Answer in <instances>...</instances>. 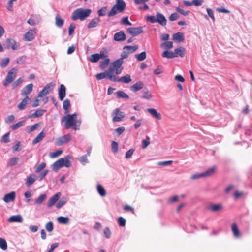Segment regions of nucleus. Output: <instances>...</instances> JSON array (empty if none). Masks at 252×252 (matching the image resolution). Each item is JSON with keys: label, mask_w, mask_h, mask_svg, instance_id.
<instances>
[{"label": "nucleus", "mask_w": 252, "mask_h": 252, "mask_svg": "<svg viewBox=\"0 0 252 252\" xmlns=\"http://www.w3.org/2000/svg\"><path fill=\"white\" fill-rule=\"evenodd\" d=\"M91 12L90 9L77 8L72 12L71 19L74 21L78 19L83 21L90 16Z\"/></svg>", "instance_id": "obj_1"}, {"label": "nucleus", "mask_w": 252, "mask_h": 252, "mask_svg": "<svg viewBox=\"0 0 252 252\" xmlns=\"http://www.w3.org/2000/svg\"><path fill=\"white\" fill-rule=\"evenodd\" d=\"M126 4L123 0H116V4L112 7L107 15L111 17L122 12L126 8Z\"/></svg>", "instance_id": "obj_2"}, {"label": "nucleus", "mask_w": 252, "mask_h": 252, "mask_svg": "<svg viewBox=\"0 0 252 252\" xmlns=\"http://www.w3.org/2000/svg\"><path fill=\"white\" fill-rule=\"evenodd\" d=\"M70 114L66 115L63 119L62 122H65L64 127L66 129L72 128L73 130H76L79 129L77 126V120L72 118Z\"/></svg>", "instance_id": "obj_3"}, {"label": "nucleus", "mask_w": 252, "mask_h": 252, "mask_svg": "<svg viewBox=\"0 0 252 252\" xmlns=\"http://www.w3.org/2000/svg\"><path fill=\"white\" fill-rule=\"evenodd\" d=\"M217 166L214 165L204 172L192 175L191 177V179L192 180H196L203 177H210L215 172Z\"/></svg>", "instance_id": "obj_4"}, {"label": "nucleus", "mask_w": 252, "mask_h": 252, "mask_svg": "<svg viewBox=\"0 0 252 252\" xmlns=\"http://www.w3.org/2000/svg\"><path fill=\"white\" fill-rule=\"evenodd\" d=\"M105 78H108L111 81H116V75L112 74L110 72V70L108 69L103 72H101L96 74V78L97 80H100Z\"/></svg>", "instance_id": "obj_5"}, {"label": "nucleus", "mask_w": 252, "mask_h": 252, "mask_svg": "<svg viewBox=\"0 0 252 252\" xmlns=\"http://www.w3.org/2000/svg\"><path fill=\"white\" fill-rule=\"evenodd\" d=\"M17 69L15 68H12L7 73L5 81L3 82V85L7 86L10 83L13 82L16 77V74Z\"/></svg>", "instance_id": "obj_6"}, {"label": "nucleus", "mask_w": 252, "mask_h": 252, "mask_svg": "<svg viewBox=\"0 0 252 252\" xmlns=\"http://www.w3.org/2000/svg\"><path fill=\"white\" fill-rule=\"evenodd\" d=\"M124 61H122V59H117L113 62L111 65H110L108 70H110V72L112 74H114V71H115V68H120L121 67L122 65L123 64Z\"/></svg>", "instance_id": "obj_7"}, {"label": "nucleus", "mask_w": 252, "mask_h": 252, "mask_svg": "<svg viewBox=\"0 0 252 252\" xmlns=\"http://www.w3.org/2000/svg\"><path fill=\"white\" fill-rule=\"evenodd\" d=\"M127 32L133 36H136L142 33L143 30L142 27H131L127 29Z\"/></svg>", "instance_id": "obj_8"}, {"label": "nucleus", "mask_w": 252, "mask_h": 252, "mask_svg": "<svg viewBox=\"0 0 252 252\" xmlns=\"http://www.w3.org/2000/svg\"><path fill=\"white\" fill-rule=\"evenodd\" d=\"M71 135L67 134L63 136L58 138L56 141V144L58 146H61L63 144L66 143L71 140Z\"/></svg>", "instance_id": "obj_9"}, {"label": "nucleus", "mask_w": 252, "mask_h": 252, "mask_svg": "<svg viewBox=\"0 0 252 252\" xmlns=\"http://www.w3.org/2000/svg\"><path fill=\"white\" fill-rule=\"evenodd\" d=\"M54 84L52 82L47 84L44 88L39 92L37 97H42L47 95L49 92V90L53 89Z\"/></svg>", "instance_id": "obj_10"}, {"label": "nucleus", "mask_w": 252, "mask_h": 252, "mask_svg": "<svg viewBox=\"0 0 252 252\" xmlns=\"http://www.w3.org/2000/svg\"><path fill=\"white\" fill-rule=\"evenodd\" d=\"M113 115H115L112 119L113 122H120L125 117L124 113L120 111L119 108H117L114 110Z\"/></svg>", "instance_id": "obj_11"}, {"label": "nucleus", "mask_w": 252, "mask_h": 252, "mask_svg": "<svg viewBox=\"0 0 252 252\" xmlns=\"http://www.w3.org/2000/svg\"><path fill=\"white\" fill-rule=\"evenodd\" d=\"M36 33L35 29L29 30L24 35V40L27 41H32L34 39Z\"/></svg>", "instance_id": "obj_12"}, {"label": "nucleus", "mask_w": 252, "mask_h": 252, "mask_svg": "<svg viewBox=\"0 0 252 252\" xmlns=\"http://www.w3.org/2000/svg\"><path fill=\"white\" fill-rule=\"evenodd\" d=\"M71 156L70 155H67L63 158H61L60 159L61 163L63 167H69L71 165L70 159Z\"/></svg>", "instance_id": "obj_13"}, {"label": "nucleus", "mask_w": 252, "mask_h": 252, "mask_svg": "<svg viewBox=\"0 0 252 252\" xmlns=\"http://www.w3.org/2000/svg\"><path fill=\"white\" fill-rule=\"evenodd\" d=\"M126 39V35L124 32L121 31L116 33L114 35V40L115 41L121 42L125 40Z\"/></svg>", "instance_id": "obj_14"}, {"label": "nucleus", "mask_w": 252, "mask_h": 252, "mask_svg": "<svg viewBox=\"0 0 252 252\" xmlns=\"http://www.w3.org/2000/svg\"><path fill=\"white\" fill-rule=\"evenodd\" d=\"M207 209L213 212L221 211L223 209V206L220 204H211L206 207Z\"/></svg>", "instance_id": "obj_15"}, {"label": "nucleus", "mask_w": 252, "mask_h": 252, "mask_svg": "<svg viewBox=\"0 0 252 252\" xmlns=\"http://www.w3.org/2000/svg\"><path fill=\"white\" fill-rule=\"evenodd\" d=\"M61 196V192H58L53 195L48 201L47 206L48 207H51L54 205L56 202L59 199Z\"/></svg>", "instance_id": "obj_16"}, {"label": "nucleus", "mask_w": 252, "mask_h": 252, "mask_svg": "<svg viewBox=\"0 0 252 252\" xmlns=\"http://www.w3.org/2000/svg\"><path fill=\"white\" fill-rule=\"evenodd\" d=\"M33 86V85L32 83H30L25 86L21 91V95L25 96L30 94L32 91Z\"/></svg>", "instance_id": "obj_17"}, {"label": "nucleus", "mask_w": 252, "mask_h": 252, "mask_svg": "<svg viewBox=\"0 0 252 252\" xmlns=\"http://www.w3.org/2000/svg\"><path fill=\"white\" fill-rule=\"evenodd\" d=\"M157 22L162 26H165L166 25L167 20L162 14L158 12L157 13Z\"/></svg>", "instance_id": "obj_18"}, {"label": "nucleus", "mask_w": 252, "mask_h": 252, "mask_svg": "<svg viewBox=\"0 0 252 252\" xmlns=\"http://www.w3.org/2000/svg\"><path fill=\"white\" fill-rule=\"evenodd\" d=\"M59 98L62 101L65 96L66 88L64 85L61 84L58 90Z\"/></svg>", "instance_id": "obj_19"}, {"label": "nucleus", "mask_w": 252, "mask_h": 252, "mask_svg": "<svg viewBox=\"0 0 252 252\" xmlns=\"http://www.w3.org/2000/svg\"><path fill=\"white\" fill-rule=\"evenodd\" d=\"M173 40L177 43L183 42L185 40L184 34L182 32H177L173 35Z\"/></svg>", "instance_id": "obj_20"}, {"label": "nucleus", "mask_w": 252, "mask_h": 252, "mask_svg": "<svg viewBox=\"0 0 252 252\" xmlns=\"http://www.w3.org/2000/svg\"><path fill=\"white\" fill-rule=\"evenodd\" d=\"M144 84L141 81H138L130 86V90L133 92H136L143 88Z\"/></svg>", "instance_id": "obj_21"}, {"label": "nucleus", "mask_w": 252, "mask_h": 252, "mask_svg": "<svg viewBox=\"0 0 252 252\" xmlns=\"http://www.w3.org/2000/svg\"><path fill=\"white\" fill-rule=\"evenodd\" d=\"M16 194L14 191H12L5 194L3 197V200L6 202H10L14 201L15 198Z\"/></svg>", "instance_id": "obj_22"}, {"label": "nucleus", "mask_w": 252, "mask_h": 252, "mask_svg": "<svg viewBox=\"0 0 252 252\" xmlns=\"http://www.w3.org/2000/svg\"><path fill=\"white\" fill-rule=\"evenodd\" d=\"M100 21V19L98 17H95L94 18L91 20V21L88 23L87 27L88 28H92L96 27Z\"/></svg>", "instance_id": "obj_23"}, {"label": "nucleus", "mask_w": 252, "mask_h": 252, "mask_svg": "<svg viewBox=\"0 0 252 252\" xmlns=\"http://www.w3.org/2000/svg\"><path fill=\"white\" fill-rule=\"evenodd\" d=\"M147 111L153 117L158 120L161 119V115L158 113L156 109L147 108Z\"/></svg>", "instance_id": "obj_24"}, {"label": "nucleus", "mask_w": 252, "mask_h": 252, "mask_svg": "<svg viewBox=\"0 0 252 252\" xmlns=\"http://www.w3.org/2000/svg\"><path fill=\"white\" fill-rule=\"evenodd\" d=\"M116 81H113V82H123L124 83L128 84L131 81L130 76L128 74H126L124 76H122L119 79H118L117 75H116Z\"/></svg>", "instance_id": "obj_25"}, {"label": "nucleus", "mask_w": 252, "mask_h": 252, "mask_svg": "<svg viewBox=\"0 0 252 252\" xmlns=\"http://www.w3.org/2000/svg\"><path fill=\"white\" fill-rule=\"evenodd\" d=\"M6 44L7 48H11L13 50H17L18 48V46L16 44L15 40L12 39H7Z\"/></svg>", "instance_id": "obj_26"}, {"label": "nucleus", "mask_w": 252, "mask_h": 252, "mask_svg": "<svg viewBox=\"0 0 252 252\" xmlns=\"http://www.w3.org/2000/svg\"><path fill=\"white\" fill-rule=\"evenodd\" d=\"M40 22V19L37 16L32 15L28 20L27 23L31 26H34L38 24Z\"/></svg>", "instance_id": "obj_27"}, {"label": "nucleus", "mask_w": 252, "mask_h": 252, "mask_svg": "<svg viewBox=\"0 0 252 252\" xmlns=\"http://www.w3.org/2000/svg\"><path fill=\"white\" fill-rule=\"evenodd\" d=\"M10 222H22L23 219L20 215H17L11 216L8 220Z\"/></svg>", "instance_id": "obj_28"}, {"label": "nucleus", "mask_w": 252, "mask_h": 252, "mask_svg": "<svg viewBox=\"0 0 252 252\" xmlns=\"http://www.w3.org/2000/svg\"><path fill=\"white\" fill-rule=\"evenodd\" d=\"M46 111V110L44 109L37 110L34 113L29 115L28 116V118H38L39 117L42 116Z\"/></svg>", "instance_id": "obj_29"}, {"label": "nucleus", "mask_w": 252, "mask_h": 252, "mask_svg": "<svg viewBox=\"0 0 252 252\" xmlns=\"http://www.w3.org/2000/svg\"><path fill=\"white\" fill-rule=\"evenodd\" d=\"M35 180V175L34 174L30 175L26 179V185L27 187H30L34 183Z\"/></svg>", "instance_id": "obj_30"}, {"label": "nucleus", "mask_w": 252, "mask_h": 252, "mask_svg": "<svg viewBox=\"0 0 252 252\" xmlns=\"http://www.w3.org/2000/svg\"><path fill=\"white\" fill-rule=\"evenodd\" d=\"M45 136V133L42 131L40 133H39L37 136L33 140L32 144L35 145L37 143L40 142Z\"/></svg>", "instance_id": "obj_31"}, {"label": "nucleus", "mask_w": 252, "mask_h": 252, "mask_svg": "<svg viewBox=\"0 0 252 252\" xmlns=\"http://www.w3.org/2000/svg\"><path fill=\"white\" fill-rule=\"evenodd\" d=\"M185 49L182 47H179L174 49V53L177 55H179L181 57H183L184 56L185 54Z\"/></svg>", "instance_id": "obj_32"}, {"label": "nucleus", "mask_w": 252, "mask_h": 252, "mask_svg": "<svg viewBox=\"0 0 252 252\" xmlns=\"http://www.w3.org/2000/svg\"><path fill=\"white\" fill-rule=\"evenodd\" d=\"M29 98L26 96L22 101L18 105V108L19 110H22L25 109L26 106L27 104V102Z\"/></svg>", "instance_id": "obj_33"}, {"label": "nucleus", "mask_w": 252, "mask_h": 252, "mask_svg": "<svg viewBox=\"0 0 252 252\" xmlns=\"http://www.w3.org/2000/svg\"><path fill=\"white\" fill-rule=\"evenodd\" d=\"M162 57L163 58H167L168 59H172L177 57V55L172 51L166 50L162 53Z\"/></svg>", "instance_id": "obj_34"}, {"label": "nucleus", "mask_w": 252, "mask_h": 252, "mask_svg": "<svg viewBox=\"0 0 252 252\" xmlns=\"http://www.w3.org/2000/svg\"><path fill=\"white\" fill-rule=\"evenodd\" d=\"M231 229L234 237H239L240 236V231L238 228L237 224L235 223H233L232 224Z\"/></svg>", "instance_id": "obj_35"}, {"label": "nucleus", "mask_w": 252, "mask_h": 252, "mask_svg": "<svg viewBox=\"0 0 252 252\" xmlns=\"http://www.w3.org/2000/svg\"><path fill=\"white\" fill-rule=\"evenodd\" d=\"M46 198V195L45 194H41L35 200L34 203L36 205H39L41 204Z\"/></svg>", "instance_id": "obj_36"}, {"label": "nucleus", "mask_w": 252, "mask_h": 252, "mask_svg": "<svg viewBox=\"0 0 252 252\" xmlns=\"http://www.w3.org/2000/svg\"><path fill=\"white\" fill-rule=\"evenodd\" d=\"M138 48V46L136 45H134V46H129V45H127V46H125L123 47V49L124 50H128L129 52V53H132L134 52H135Z\"/></svg>", "instance_id": "obj_37"}, {"label": "nucleus", "mask_w": 252, "mask_h": 252, "mask_svg": "<svg viewBox=\"0 0 252 252\" xmlns=\"http://www.w3.org/2000/svg\"><path fill=\"white\" fill-rule=\"evenodd\" d=\"M116 96L118 98L128 99L129 96L123 91H118L116 92Z\"/></svg>", "instance_id": "obj_38"}, {"label": "nucleus", "mask_w": 252, "mask_h": 252, "mask_svg": "<svg viewBox=\"0 0 252 252\" xmlns=\"http://www.w3.org/2000/svg\"><path fill=\"white\" fill-rule=\"evenodd\" d=\"M19 160L18 157H13L10 158L7 162V166L11 167L16 165Z\"/></svg>", "instance_id": "obj_39"}, {"label": "nucleus", "mask_w": 252, "mask_h": 252, "mask_svg": "<svg viewBox=\"0 0 252 252\" xmlns=\"http://www.w3.org/2000/svg\"><path fill=\"white\" fill-rule=\"evenodd\" d=\"M70 107V102L68 99H66L63 102V108L65 111V113H67L68 112L69 109Z\"/></svg>", "instance_id": "obj_40"}, {"label": "nucleus", "mask_w": 252, "mask_h": 252, "mask_svg": "<svg viewBox=\"0 0 252 252\" xmlns=\"http://www.w3.org/2000/svg\"><path fill=\"white\" fill-rule=\"evenodd\" d=\"M56 25L59 28L63 26L64 23V20L61 18L59 15H56L55 17Z\"/></svg>", "instance_id": "obj_41"}, {"label": "nucleus", "mask_w": 252, "mask_h": 252, "mask_svg": "<svg viewBox=\"0 0 252 252\" xmlns=\"http://www.w3.org/2000/svg\"><path fill=\"white\" fill-rule=\"evenodd\" d=\"M39 126V123H36L32 126H28L27 127V132L28 133H30L34 130H36Z\"/></svg>", "instance_id": "obj_42"}, {"label": "nucleus", "mask_w": 252, "mask_h": 252, "mask_svg": "<svg viewBox=\"0 0 252 252\" xmlns=\"http://www.w3.org/2000/svg\"><path fill=\"white\" fill-rule=\"evenodd\" d=\"M63 167L60 159L55 162L52 165V170L57 172L59 169Z\"/></svg>", "instance_id": "obj_43"}, {"label": "nucleus", "mask_w": 252, "mask_h": 252, "mask_svg": "<svg viewBox=\"0 0 252 252\" xmlns=\"http://www.w3.org/2000/svg\"><path fill=\"white\" fill-rule=\"evenodd\" d=\"M57 220L59 223L66 224L69 222V218L68 217H64L63 216L59 217Z\"/></svg>", "instance_id": "obj_44"}, {"label": "nucleus", "mask_w": 252, "mask_h": 252, "mask_svg": "<svg viewBox=\"0 0 252 252\" xmlns=\"http://www.w3.org/2000/svg\"><path fill=\"white\" fill-rule=\"evenodd\" d=\"M25 124V120H22L18 122V123L12 125L11 128L12 130H15L18 128L23 126Z\"/></svg>", "instance_id": "obj_45"}, {"label": "nucleus", "mask_w": 252, "mask_h": 252, "mask_svg": "<svg viewBox=\"0 0 252 252\" xmlns=\"http://www.w3.org/2000/svg\"><path fill=\"white\" fill-rule=\"evenodd\" d=\"M160 47L162 49H170L173 48V42L172 41H166L162 43Z\"/></svg>", "instance_id": "obj_46"}, {"label": "nucleus", "mask_w": 252, "mask_h": 252, "mask_svg": "<svg viewBox=\"0 0 252 252\" xmlns=\"http://www.w3.org/2000/svg\"><path fill=\"white\" fill-rule=\"evenodd\" d=\"M99 60H100V59H99V56L98 55V53H95V54H92V55H90V57H89L90 61L92 63H96Z\"/></svg>", "instance_id": "obj_47"}, {"label": "nucleus", "mask_w": 252, "mask_h": 252, "mask_svg": "<svg viewBox=\"0 0 252 252\" xmlns=\"http://www.w3.org/2000/svg\"><path fill=\"white\" fill-rule=\"evenodd\" d=\"M143 95L142 98L144 99H149L152 97V95L149 92V90L147 88H144L143 90Z\"/></svg>", "instance_id": "obj_48"}, {"label": "nucleus", "mask_w": 252, "mask_h": 252, "mask_svg": "<svg viewBox=\"0 0 252 252\" xmlns=\"http://www.w3.org/2000/svg\"><path fill=\"white\" fill-rule=\"evenodd\" d=\"M67 202V199L66 197H62L56 204V207L57 208H60L63 206Z\"/></svg>", "instance_id": "obj_49"}, {"label": "nucleus", "mask_w": 252, "mask_h": 252, "mask_svg": "<svg viewBox=\"0 0 252 252\" xmlns=\"http://www.w3.org/2000/svg\"><path fill=\"white\" fill-rule=\"evenodd\" d=\"M135 57L137 61H142L146 58V53L145 51L142 52L140 54L136 55Z\"/></svg>", "instance_id": "obj_50"}, {"label": "nucleus", "mask_w": 252, "mask_h": 252, "mask_svg": "<svg viewBox=\"0 0 252 252\" xmlns=\"http://www.w3.org/2000/svg\"><path fill=\"white\" fill-rule=\"evenodd\" d=\"M97 190L99 194L102 196H104L106 194V192L104 189V188L100 184L97 185Z\"/></svg>", "instance_id": "obj_51"}, {"label": "nucleus", "mask_w": 252, "mask_h": 252, "mask_svg": "<svg viewBox=\"0 0 252 252\" xmlns=\"http://www.w3.org/2000/svg\"><path fill=\"white\" fill-rule=\"evenodd\" d=\"M110 63V60L109 58H106L105 60L100 62L99 64L100 68L104 69L106 68Z\"/></svg>", "instance_id": "obj_52"}, {"label": "nucleus", "mask_w": 252, "mask_h": 252, "mask_svg": "<svg viewBox=\"0 0 252 252\" xmlns=\"http://www.w3.org/2000/svg\"><path fill=\"white\" fill-rule=\"evenodd\" d=\"M0 248L3 250H5L7 248L6 240L2 238H0Z\"/></svg>", "instance_id": "obj_53"}, {"label": "nucleus", "mask_w": 252, "mask_h": 252, "mask_svg": "<svg viewBox=\"0 0 252 252\" xmlns=\"http://www.w3.org/2000/svg\"><path fill=\"white\" fill-rule=\"evenodd\" d=\"M150 137L146 136V139L142 140V147L143 149H145L150 144Z\"/></svg>", "instance_id": "obj_54"}, {"label": "nucleus", "mask_w": 252, "mask_h": 252, "mask_svg": "<svg viewBox=\"0 0 252 252\" xmlns=\"http://www.w3.org/2000/svg\"><path fill=\"white\" fill-rule=\"evenodd\" d=\"M9 61L10 59L8 58H5L2 59L0 63V66L2 68L5 67L8 65Z\"/></svg>", "instance_id": "obj_55"}, {"label": "nucleus", "mask_w": 252, "mask_h": 252, "mask_svg": "<svg viewBox=\"0 0 252 252\" xmlns=\"http://www.w3.org/2000/svg\"><path fill=\"white\" fill-rule=\"evenodd\" d=\"M107 9V7L106 6H104L99 9L97 11V13L99 16H105L106 13V11Z\"/></svg>", "instance_id": "obj_56"}, {"label": "nucleus", "mask_w": 252, "mask_h": 252, "mask_svg": "<svg viewBox=\"0 0 252 252\" xmlns=\"http://www.w3.org/2000/svg\"><path fill=\"white\" fill-rule=\"evenodd\" d=\"M46 166V164L45 162H42V163H40L38 166H37L36 167L35 172L36 173L40 172L41 170H42L43 169H44L45 168Z\"/></svg>", "instance_id": "obj_57"}, {"label": "nucleus", "mask_w": 252, "mask_h": 252, "mask_svg": "<svg viewBox=\"0 0 252 252\" xmlns=\"http://www.w3.org/2000/svg\"><path fill=\"white\" fill-rule=\"evenodd\" d=\"M78 160L83 164L85 165L88 162V160L87 159V155H84L78 158Z\"/></svg>", "instance_id": "obj_58"}, {"label": "nucleus", "mask_w": 252, "mask_h": 252, "mask_svg": "<svg viewBox=\"0 0 252 252\" xmlns=\"http://www.w3.org/2000/svg\"><path fill=\"white\" fill-rule=\"evenodd\" d=\"M176 10L180 13L181 14L184 16H187L189 15V11H185L184 9L181 8L179 7H177L176 8Z\"/></svg>", "instance_id": "obj_59"}, {"label": "nucleus", "mask_w": 252, "mask_h": 252, "mask_svg": "<svg viewBox=\"0 0 252 252\" xmlns=\"http://www.w3.org/2000/svg\"><path fill=\"white\" fill-rule=\"evenodd\" d=\"M145 19L147 21H149L151 23L157 22V18L154 15L147 16Z\"/></svg>", "instance_id": "obj_60"}, {"label": "nucleus", "mask_w": 252, "mask_h": 252, "mask_svg": "<svg viewBox=\"0 0 252 252\" xmlns=\"http://www.w3.org/2000/svg\"><path fill=\"white\" fill-rule=\"evenodd\" d=\"M9 141V133H7L2 136L1 139L2 143H8Z\"/></svg>", "instance_id": "obj_61"}, {"label": "nucleus", "mask_w": 252, "mask_h": 252, "mask_svg": "<svg viewBox=\"0 0 252 252\" xmlns=\"http://www.w3.org/2000/svg\"><path fill=\"white\" fill-rule=\"evenodd\" d=\"M121 24L124 25L131 26V23L128 21V17H125L123 18L121 21Z\"/></svg>", "instance_id": "obj_62"}, {"label": "nucleus", "mask_w": 252, "mask_h": 252, "mask_svg": "<svg viewBox=\"0 0 252 252\" xmlns=\"http://www.w3.org/2000/svg\"><path fill=\"white\" fill-rule=\"evenodd\" d=\"M111 148L113 152L116 153L118 149V144L116 141H112L111 143Z\"/></svg>", "instance_id": "obj_63"}, {"label": "nucleus", "mask_w": 252, "mask_h": 252, "mask_svg": "<svg viewBox=\"0 0 252 252\" xmlns=\"http://www.w3.org/2000/svg\"><path fill=\"white\" fill-rule=\"evenodd\" d=\"M45 228L48 232H52L54 228L53 222L51 221L48 222L46 224Z\"/></svg>", "instance_id": "obj_64"}]
</instances>
